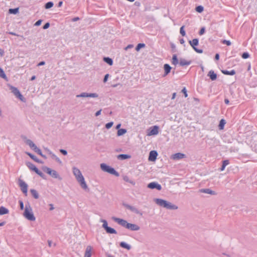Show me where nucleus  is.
Returning a JSON list of instances; mask_svg holds the SVG:
<instances>
[{
	"label": "nucleus",
	"mask_w": 257,
	"mask_h": 257,
	"mask_svg": "<svg viewBox=\"0 0 257 257\" xmlns=\"http://www.w3.org/2000/svg\"><path fill=\"white\" fill-rule=\"evenodd\" d=\"M131 158V156L127 154H120L117 156V158L120 160L128 159Z\"/></svg>",
	"instance_id": "aec40b11"
},
{
	"label": "nucleus",
	"mask_w": 257,
	"mask_h": 257,
	"mask_svg": "<svg viewBox=\"0 0 257 257\" xmlns=\"http://www.w3.org/2000/svg\"><path fill=\"white\" fill-rule=\"evenodd\" d=\"M19 184L21 188V191L25 194V195H27L28 191V185L21 179H19Z\"/></svg>",
	"instance_id": "9b49d317"
},
{
	"label": "nucleus",
	"mask_w": 257,
	"mask_h": 257,
	"mask_svg": "<svg viewBox=\"0 0 257 257\" xmlns=\"http://www.w3.org/2000/svg\"><path fill=\"white\" fill-rule=\"evenodd\" d=\"M182 92H183L184 94V96L185 97H187L188 96V94L187 93V90L185 87H184L183 89L182 90Z\"/></svg>",
	"instance_id": "3c124183"
},
{
	"label": "nucleus",
	"mask_w": 257,
	"mask_h": 257,
	"mask_svg": "<svg viewBox=\"0 0 257 257\" xmlns=\"http://www.w3.org/2000/svg\"><path fill=\"white\" fill-rule=\"evenodd\" d=\"M158 156V153L156 151H151L149 153V160L150 161H155Z\"/></svg>",
	"instance_id": "ddd939ff"
},
{
	"label": "nucleus",
	"mask_w": 257,
	"mask_h": 257,
	"mask_svg": "<svg viewBox=\"0 0 257 257\" xmlns=\"http://www.w3.org/2000/svg\"><path fill=\"white\" fill-rule=\"evenodd\" d=\"M27 166L31 170L35 173L38 170V169L32 163L28 162L27 163Z\"/></svg>",
	"instance_id": "5701e85b"
},
{
	"label": "nucleus",
	"mask_w": 257,
	"mask_h": 257,
	"mask_svg": "<svg viewBox=\"0 0 257 257\" xmlns=\"http://www.w3.org/2000/svg\"><path fill=\"white\" fill-rule=\"evenodd\" d=\"M119 245L120 247L125 248L127 250H130L131 248V246L128 244H127L125 242H123V241L120 242L119 243Z\"/></svg>",
	"instance_id": "393cba45"
},
{
	"label": "nucleus",
	"mask_w": 257,
	"mask_h": 257,
	"mask_svg": "<svg viewBox=\"0 0 257 257\" xmlns=\"http://www.w3.org/2000/svg\"><path fill=\"white\" fill-rule=\"evenodd\" d=\"M62 4H63V2H62V1L59 2L58 4V7H61L62 5Z\"/></svg>",
	"instance_id": "774afa93"
},
{
	"label": "nucleus",
	"mask_w": 257,
	"mask_h": 257,
	"mask_svg": "<svg viewBox=\"0 0 257 257\" xmlns=\"http://www.w3.org/2000/svg\"><path fill=\"white\" fill-rule=\"evenodd\" d=\"M79 19H79V17H75V18H73V19H72V21L73 22H76V21H77L79 20Z\"/></svg>",
	"instance_id": "052dcab7"
},
{
	"label": "nucleus",
	"mask_w": 257,
	"mask_h": 257,
	"mask_svg": "<svg viewBox=\"0 0 257 257\" xmlns=\"http://www.w3.org/2000/svg\"><path fill=\"white\" fill-rule=\"evenodd\" d=\"M19 204H20V209L21 210H23L24 209V203H23V202L22 200H19Z\"/></svg>",
	"instance_id": "8fccbe9b"
},
{
	"label": "nucleus",
	"mask_w": 257,
	"mask_h": 257,
	"mask_svg": "<svg viewBox=\"0 0 257 257\" xmlns=\"http://www.w3.org/2000/svg\"><path fill=\"white\" fill-rule=\"evenodd\" d=\"M53 5L54 4L52 2H49L45 5L44 7L46 9H49L53 7Z\"/></svg>",
	"instance_id": "c9c22d12"
},
{
	"label": "nucleus",
	"mask_w": 257,
	"mask_h": 257,
	"mask_svg": "<svg viewBox=\"0 0 257 257\" xmlns=\"http://www.w3.org/2000/svg\"><path fill=\"white\" fill-rule=\"evenodd\" d=\"M45 62L44 61H41L39 63H38V66H42L45 65Z\"/></svg>",
	"instance_id": "e2e57ef3"
},
{
	"label": "nucleus",
	"mask_w": 257,
	"mask_h": 257,
	"mask_svg": "<svg viewBox=\"0 0 257 257\" xmlns=\"http://www.w3.org/2000/svg\"><path fill=\"white\" fill-rule=\"evenodd\" d=\"M112 219L121 226L132 231H138L140 229V226L137 224L128 223L125 220L123 219L112 217Z\"/></svg>",
	"instance_id": "f257e3e1"
},
{
	"label": "nucleus",
	"mask_w": 257,
	"mask_h": 257,
	"mask_svg": "<svg viewBox=\"0 0 257 257\" xmlns=\"http://www.w3.org/2000/svg\"><path fill=\"white\" fill-rule=\"evenodd\" d=\"M149 188L151 189H156L158 190H161L162 189V186L160 184H158L156 182H151L148 184L147 186Z\"/></svg>",
	"instance_id": "f8f14e48"
},
{
	"label": "nucleus",
	"mask_w": 257,
	"mask_h": 257,
	"mask_svg": "<svg viewBox=\"0 0 257 257\" xmlns=\"http://www.w3.org/2000/svg\"><path fill=\"white\" fill-rule=\"evenodd\" d=\"M249 57V55L247 52H244L242 54V58L243 59H247Z\"/></svg>",
	"instance_id": "a18cd8bd"
},
{
	"label": "nucleus",
	"mask_w": 257,
	"mask_h": 257,
	"mask_svg": "<svg viewBox=\"0 0 257 257\" xmlns=\"http://www.w3.org/2000/svg\"><path fill=\"white\" fill-rule=\"evenodd\" d=\"M91 246L90 245H88L87 246L84 254V257H91Z\"/></svg>",
	"instance_id": "412c9836"
},
{
	"label": "nucleus",
	"mask_w": 257,
	"mask_h": 257,
	"mask_svg": "<svg viewBox=\"0 0 257 257\" xmlns=\"http://www.w3.org/2000/svg\"><path fill=\"white\" fill-rule=\"evenodd\" d=\"M4 51L1 49H0V55L3 56L4 55Z\"/></svg>",
	"instance_id": "0e129e2a"
},
{
	"label": "nucleus",
	"mask_w": 257,
	"mask_h": 257,
	"mask_svg": "<svg viewBox=\"0 0 257 257\" xmlns=\"http://www.w3.org/2000/svg\"><path fill=\"white\" fill-rule=\"evenodd\" d=\"M179 63V61L176 54H174L173 55L172 59V64L176 65Z\"/></svg>",
	"instance_id": "c85d7f7f"
},
{
	"label": "nucleus",
	"mask_w": 257,
	"mask_h": 257,
	"mask_svg": "<svg viewBox=\"0 0 257 257\" xmlns=\"http://www.w3.org/2000/svg\"><path fill=\"white\" fill-rule=\"evenodd\" d=\"M19 12L18 8L9 9V13L11 14H16Z\"/></svg>",
	"instance_id": "ea45409f"
},
{
	"label": "nucleus",
	"mask_w": 257,
	"mask_h": 257,
	"mask_svg": "<svg viewBox=\"0 0 257 257\" xmlns=\"http://www.w3.org/2000/svg\"><path fill=\"white\" fill-rule=\"evenodd\" d=\"M26 154L27 155H28L34 161H35V162H36L37 163H40V164H43V161H42L40 160H39V159H38L36 156H35V155H33L32 154H31L30 153H29V152H26Z\"/></svg>",
	"instance_id": "a211bd4d"
},
{
	"label": "nucleus",
	"mask_w": 257,
	"mask_h": 257,
	"mask_svg": "<svg viewBox=\"0 0 257 257\" xmlns=\"http://www.w3.org/2000/svg\"><path fill=\"white\" fill-rule=\"evenodd\" d=\"M9 212V210L4 206L0 207V215H5L8 214Z\"/></svg>",
	"instance_id": "b1692460"
},
{
	"label": "nucleus",
	"mask_w": 257,
	"mask_h": 257,
	"mask_svg": "<svg viewBox=\"0 0 257 257\" xmlns=\"http://www.w3.org/2000/svg\"><path fill=\"white\" fill-rule=\"evenodd\" d=\"M101 109L99 110L98 111H97L95 113V115L96 116H97L101 114Z\"/></svg>",
	"instance_id": "bf43d9fd"
},
{
	"label": "nucleus",
	"mask_w": 257,
	"mask_h": 257,
	"mask_svg": "<svg viewBox=\"0 0 257 257\" xmlns=\"http://www.w3.org/2000/svg\"><path fill=\"white\" fill-rule=\"evenodd\" d=\"M23 215L26 219L30 221H35L36 219L32 211V208L29 203L25 205Z\"/></svg>",
	"instance_id": "20e7f679"
},
{
	"label": "nucleus",
	"mask_w": 257,
	"mask_h": 257,
	"mask_svg": "<svg viewBox=\"0 0 257 257\" xmlns=\"http://www.w3.org/2000/svg\"><path fill=\"white\" fill-rule=\"evenodd\" d=\"M159 133V126L154 125L151 128V131L149 133L148 135H156Z\"/></svg>",
	"instance_id": "2eb2a0df"
},
{
	"label": "nucleus",
	"mask_w": 257,
	"mask_h": 257,
	"mask_svg": "<svg viewBox=\"0 0 257 257\" xmlns=\"http://www.w3.org/2000/svg\"><path fill=\"white\" fill-rule=\"evenodd\" d=\"M109 74H106L105 76H104V77L103 78V82L104 83H105L107 81V79H108V78L109 77Z\"/></svg>",
	"instance_id": "6e6d98bb"
},
{
	"label": "nucleus",
	"mask_w": 257,
	"mask_h": 257,
	"mask_svg": "<svg viewBox=\"0 0 257 257\" xmlns=\"http://www.w3.org/2000/svg\"><path fill=\"white\" fill-rule=\"evenodd\" d=\"M208 76H209L210 79L212 81L216 80L217 78V75L213 70H210L208 72Z\"/></svg>",
	"instance_id": "4be33fe9"
},
{
	"label": "nucleus",
	"mask_w": 257,
	"mask_h": 257,
	"mask_svg": "<svg viewBox=\"0 0 257 257\" xmlns=\"http://www.w3.org/2000/svg\"><path fill=\"white\" fill-rule=\"evenodd\" d=\"M226 122L224 119H221L220 120L219 124L218 125L219 130H223Z\"/></svg>",
	"instance_id": "473e14b6"
},
{
	"label": "nucleus",
	"mask_w": 257,
	"mask_h": 257,
	"mask_svg": "<svg viewBox=\"0 0 257 257\" xmlns=\"http://www.w3.org/2000/svg\"><path fill=\"white\" fill-rule=\"evenodd\" d=\"M196 11L198 13H201L203 11V7L201 6H199L196 7Z\"/></svg>",
	"instance_id": "79ce46f5"
},
{
	"label": "nucleus",
	"mask_w": 257,
	"mask_h": 257,
	"mask_svg": "<svg viewBox=\"0 0 257 257\" xmlns=\"http://www.w3.org/2000/svg\"><path fill=\"white\" fill-rule=\"evenodd\" d=\"M224 102H225V104H228L229 103V100L228 99L225 98L224 99Z\"/></svg>",
	"instance_id": "338daca9"
},
{
	"label": "nucleus",
	"mask_w": 257,
	"mask_h": 257,
	"mask_svg": "<svg viewBox=\"0 0 257 257\" xmlns=\"http://www.w3.org/2000/svg\"><path fill=\"white\" fill-rule=\"evenodd\" d=\"M25 143L27 145H28L31 148L33 149V150L37 147L35 144L31 140L29 139H27Z\"/></svg>",
	"instance_id": "a878e982"
},
{
	"label": "nucleus",
	"mask_w": 257,
	"mask_h": 257,
	"mask_svg": "<svg viewBox=\"0 0 257 257\" xmlns=\"http://www.w3.org/2000/svg\"><path fill=\"white\" fill-rule=\"evenodd\" d=\"M105 230L106 231V232L107 233H109V234H116L117 233V231L114 228H111L109 226Z\"/></svg>",
	"instance_id": "cd10ccee"
},
{
	"label": "nucleus",
	"mask_w": 257,
	"mask_h": 257,
	"mask_svg": "<svg viewBox=\"0 0 257 257\" xmlns=\"http://www.w3.org/2000/svg\"><path fill=\"white\" fill-rule=\"evenodd\" d=\"M49 206H50V210H53L54 209V207H53V205L52 204H50Z\"/></svg>",
	"instance_id": "69168bd1"
},
{
	"label": "nucleus",
	"mask_w": 257,
	"mask_h": 257,
	"mask_svg": "<svg viewBox=\"0 0 257 257\" xmlns=\"http://www.w3.org/2000/svg\"><path fill=\"white\" fill-rule=\"evenodd\" d=\"M222 72L223 74L225 75H233L235 74V71L234 70H232L231 71H228V70H222Z\"/></svg>",
	"instance_id": "c756f323"
},
{
	"label": "nucleus",
	"mask_w": 257,
	"mask_h": 257,
	"mask_svg": "<svg viewBox=\"0 0 257 257\" xmlns=\"http://www.w3.org/2000/svg\"><path fill=\"white\" fill-rule=\"evenodd\" d=\"M155 202L157 205L168 209L176 210L178 209V206L176 205L162 199L156 198L155 199Z\"/></svg>",
	"instance_id": "7ed1b4c3"
},
{
	"label": "nucleus",
	"mask_w": 257,
	"mask_h": 257,
	"mask_svg": "<svg viewBox=\"0 0 257 257\" xmlns=\"http://www.w3.org/2000/svg\"><path fill=\"white\" fill-rule=\"evenodd\" d=\"M50 27L49 23H46L45 24L43 27V29H47Z\"/></svg>",
	"instance_id": "603ef678"
},
{
	"label": "nucleus",
	"mask_w": 257,
	"mask_h": 257,
	"mask_svg": "<svg viewBox=\"0 0 257 257\" xmlns=\"http://www.w3.org/2000/svg\"><path fill=\"white\" fill-rule=\"evenodd\" d=\"M30 192L32 194V195L34 197V198L35 199H38L39 197V195L38 193V192L34 189H32L30 190Z\"/></svg>",
	"instance_id": "bb28decb"
},
{
	"label": "nucleus",
	"mask_w": 257,
	"mask_h": 257,
	"mask_svg": "<svg viewBox=\"0 0 257 257\" xmlns=\"http://www.w3.org/2000/svg\"><path fill=\"white\" fill-rule=\"evenodd\" d=\"M60 152L63 155H67V152L66 150L64 149H60Z\"/></svg>",
	"instance_id": "864d4df0"
},
{
	"label": "nucleus",
	"mask_w": 257,
	"mask_h": 257,
	"mask_svg": "<svg viewBox=\"0 0 257 257\" xmlns=\"http://www.w3.org/2000/svg\"><path fill=\"white\" fill-rule=\"evenodd\" d=\"M205 28L204 27H202L200 30L199 32V34L200 35H203L205 33Z\"/></svg>",
	"instance_id": "09e8293b"
},
{
	"label": "nucleus",
	"mask_w": 257,
	"mask_h": 257,
	"mask_svg": "<svg viewBox=\"0 0 257 257\" xmlns=\"http://www.w3.org/2000/svg\"><path fill=\"white\" fill-rule=\"evenodd\" d=\"M103 61L110 66L113 64V60L109 57H104Z\"/></svg>",
	"instance_id": "7c9ffc66"
},
{
	"label": "nucleus",
	"mask_w": 257,
	"mask_h": 257,
	"mask_svg": "<svg viewBox=\"0 0 257 257\" xmlns=\"http://www.w3.org/2000/svg\"><path fill=\"white\" fill-rule=\"evenodd\" d=\"M36 173L38 175H39L43 179H45V175L41 171H40L39 169L36 172Z\"/></svg>",
	"instance_id": "c03bdc74"
},
{
	"label": "nucleus",
	"mask_w": 257,
	"mask_h": 257,
	"mask_svg": "<svg viewBox=\"0 0 257 257\" xmlns=\"http://www.w3.org/2000/svg\"><path fill=\"white\" fill-rule=\"evenodd\" d=\"M185 155L181 153H176L172 156V159L174 160H179L184 158Z\"/></svg>",
	"instance_id": "f3484780"
},
{
	"label": "nucleus",
	"mask_w": 257,
	"mask_h": 257,
	"mask_svg": "<svg viewBox=\"0 0 257 257\" xmlns=\"http://www.w3.org/2000/svg\"><path fill=\"white\" fill-rule=\"evenodd\" d=\"M191 62V61H187L183 58H180L179 60V64L182 66L189 65Z\"/></svg>",
	"instance_id": "6ab92c4d"
},
{
	"label": "nucleus",
	"mask_w": 257,
	"mask_h": 257,
	"mask_svg": "<svg viewBox=\"0 0 257 257\" xmlns=\"http://www.w3.org/2000/svg\"><path fill=\"white\" fill-rule=\"evenodd\" d=\"M134 47V45H132V44H130L128 45H127L125 48V50H127L129 49H131V48H133Z\"/></svg>",
	"instance_id": "4d7b16f0"
},
{
	"label": "nucleus",
	"mask_w": 257,
	"mask_h": 257,
	"mask_svg": "<svg viewBox=\"0 0 257 257\" xmlns=\"http://www.w3.org/2000/svg\"><path fill=\"white\" fill-rule=\"evenodd\" d=\"M100 221L103 223L102 227L105 230L108 227L107 222V221L106 220L101 219Z\"/></svg>",
	"instance_id": "58836bf2"
},
{
	"label": "nucleus",
	"mask_w": 257,
	"mask_h": 257,
	"mask_svg": "<svg viewBox=\"0 0 257 257\" xmlns=\"http://www.w3.org/2000/svg\"><path fill=\"white\" fill-rule=\"evenodd\" d=\"M164 69L165 72L163 76L165 77L170 72L172 67L168 64H165L164 65Z\"/></svg>",
	"instance_id": "dca6fc26"
},
{
	"label": "nucleus",
	"mask_w": 257,
	"mask_h": 257,
	"mask_svg": "<svg viewBox=\"0 0 257 257\" xmlns=\"http://www.w3.org/2000/svg\"><path fill=\"white\" fill-rule=\"evenodd\" d=\"M113 122H108L106 124H105V127L107 128V129H109L113 125Z\"/></svg>",
	"instance_id": "49530a36"
},
{
	"label": "nucleus",
	"mask_w": 257,
	"mask_h": 257,
	"mask_svg": "<svg viewBox=\"0 0 257 257\" xmlns=\"http://www.w3.org/2000/svg\"><path fill=\"white\" fill-rule=\"evenodd\" d=\"M51 156L52 158L53 159L55 160L57 163H58L60 164H62V161L54 154L53 153Z\"/></svg>",
	"instance_id": "f704fd0d"
},
{
	"label": "nucleus",
	"mask_w": 257,
	"mask_h": 257,
	"mask_svg": "<svg viewBox=\"0 0 257 257\" xmlns=\"http://www.w3.org/2000/svg\"><path fill=\"white\" fill-rule=\"evenodd\" d=\"M72 171L76 180L79 183L81 188L85 190L88 189V186L80 170L75 167H73Z\"/></svg>",
	"instance_id": "f03ea898"
},
{
	"label": "nucleus",
	"mask_w": 257,
	"mask_h": 257,
	"mask_svg": "<svg viewBox=\"0 0 257 257\" xmlns=\"http://www.w3.org/2000/svg\"><path fill=\"white\" fill-rule=\"evenodd\" d=\"M222 43L224 44H226L227 46L231 45V42L228 40H224L222 41Z\"/></svg>",
	"instance_id": "de8ad7c7"
},
{
	"label": "nucleus",
	"mask_w": 257,
	"mask_h": 257,
	"mask_svg": "<svg viewBox=\"0 0 257 257\" xmlns=\"http://www.w3.org/2000/svg\"><path fill=\"white\" fill-rule=\"evenodd\" d=\"M126 133V130L125 129H124V128H120V129H119L117 131V135L118 136H122V135H124Z\"/></svg>",
	"instance_id": "72a5a7b5"
},
{
	"label": "nucleus",
	"mask_w": 257,
	"mask_h": 257,
	"mask_svg": "<svg viewBox=\"0 0 257 257\" xmlns=\"http://www.w3.org/2000/svg\"><path fill=\"white\" fill-rule=\"evenodd\" d=\"M0 77L4 78L5 80H7V77L4 72V71L0 67Z\"/></svg>",
	"instance_id": "e433bc0d"
},
{
	"label": "nucleus",
	"mask_w": 257,
	"mask_h": 257,
	"mask_svg": "<svg viewBox=\"0 0 257 257\" xmlns=\"http://www.w3.org/2000/svg\"><path fill=\"white\" fill-rule=\"evenodd\" d=\"M122 205L126 208L131 210L132 212H134L136 214L140 215L141 216L143 215V213L135 207L124 203L122 204Z\"/></svg>",
	"instance_id": "0eeeda50"
},
{
	"label": "nucleus",
	"mask_w": 257,
	"mask_h": 257,
	"mask_svg": "<svg viewBox=\"0 0 257 257\" xmlns=\"http://www.w3.org/2000/svg\"><path fill=\"white\" fill-rule=\"evenodd\" d=\"M77 97H93L96 98L98 97V95L96 93H87L82 92L80 94L76 95Z\"/></svg>",
	"instance_id": "9d476101"
},
{
	"label": "nucleus",
	"mask_w": 257,
	"mask_h": 257,
	"mask_svg": "<svg viewBox=\"0 0 257 257\" xmlns=\"http://www.w3.org/2000/svg\"><path fill=\"white\" fill-rule=\"evenodd\" d=\"M45 150L49 155H51L53 154L52 152L50 151L49 149L45 148Z\"/></svg>",
	"instance_id": "13d9d810"
},
{
	"label": "nucleus",
	"mask_w": 257,
	"mask_h": 257,
	"mask_svg": "<svg viewBox=\"0 0 257 257\" xmlns=\"http://www.w3.org/2000/svg\"><path fill=\"white\" fill-rule=\"evenodd\" d=\"M42 20H39L38 21H37L35 24V26H40L41 23H42Z\"/></svg>",
	"instance_id": "5fc2aeb1"
},
{
	"label": "nucleus",
	"mask_w": 257,
	"mask_h": 257,
	"mask_svg": "<svg viewBox=\"0 0 257 257\" xmlns=\"http://www.w3.org/2000/svg\"><path fill=\"white\" fill-rule=\"evenodd\" d=\"M198 39L195 38L193 39L192 41H189V43L196 52L198 53H203V50L202 49H199L195 47L196 46H197L198 45Z\"/></svg>",
	"instance_id": "6e6552de"
},
{
	"label": "nucleus",
	"mask_w": 257,
	"mask_h": 257,
	"mask_svg": "<svg viewBox=\"0 0 257 257\" xmlns=\"http://www.w3.org/2000/svg\"><path fill=\"white\" fill-rule=\"evenodd\" d=\"M100 168L103 171L109 173L112 175H114L116 177H118L119 175V173L116 171L114 168L107 165L104 163H102L100 164Z\"/></svg>",
	"instance_id": "39448f33"
},
{
	"label": "nucleus",
	"mask_w": 257,
	"mask_h": 257,
	"mask_svg": "<svg viewBox=\"0 0 257 257\" xmlns=\"http://www.w3.org/2000/svg\"><path fill=\"white\" fill-rule=\"evenodd\" d=\"M184 26H183L180 28V33L182 36H185L186 35V32L184 30Z\"/></svg>",
	"instance_id": "a19ab883"
},
{
	"label": "nucleus",
	"mask_w": 257,
	"mask_h": 257,
	"mask_svg": "<svg viewBox=\"0 0 257 257\" xmlns=\"http://www.w3.org/2000/svg\"><path fill=\"white\" fill-rule=\"evenodd\" d=\"M145 47V44L144 43H139L136 46L135 49L137 51H139L141 48Z\"/></svg>",
	"instance_id": "4c0bfd02"
},
{
	"label": "nucleus",
	"mask_w": 257,
	"mask_h": 257,
	"mask_svg": "<svg viewBox=\"0 0 257 257\" xmlns=\"http://www.w3.org/2000/svg\"><path fill=\"white\" fill-rule=\"evenodd\" d=\"M229 164V161L228 160H224L222 162V165L221 166V167L220 169V170L221 171H222L224 170L225 167Z\"/></svg>",
	"instance_id": "2f4dec72"
},
{
	"label": "nucleus",
	"mask_w": 257,
	"mask_h": 257,
	"mask_svg": "<svg viewBox=\"0 0 257 257\" xmlns=\"http://www.w3.org/2000/svg\"><path fill=\"white\" fill-rule=\"evenodd\" d=\"M219 54L217 53L215 55V59L216 60H219Z\"/></svg>",
	"instance_id": "680f3d73"
},
{
	"label": "nucleus",
	"mask_w": 257,
	"mask_h": 257,
	"mask_svg": "<svg viewBox=\"0 0 257 257\" xmlns=\"http://www.w3.org/2000/svg\"><path fill=\"white\" fill-rule=\"evenodd\" d=\"M33 150L36 152L38 154L40 155H42V153L41 151V150L38 148L37 147H36Z\"/></svg>",
	"instance_id": "37998d69"
},
{
	"label": "nucleus",
	"mask_w": 257,
	"mask_h": 257,
	"mask_svg": "<svg viewBox=\"0 0 257 257\" xmlns=\"http://www.w3.org/2000/svg\"><path fill=\"white\" fill-rule=\"evenodd\" d=\"M198 192L200 193H206L213 195H216V193L215 191H212L209 188L201 189L199 190Z\"/></svg>",
	"instance_id": "4468645a"
},
{
	"label": "nucleus",
	"mask_w": 257,
	"mask_h": 257,
	"mask_svg": "<svg viewBox=\"0 0 257 257\" xmlns=\"http://www.w3.org/2000/svg\"><path fill=\"white\" fill-rule=\"evenodd\" d=\"M10 90H11L12 92L18 98H19L20 100L23 101L24 97L20 93V91L18 90V89L14 86H11L10 87Z\"/></svg>",
	"instance_id": "1a4fd4ad"
},
{
	"label": "nucleus",
	"mask_w": 257,
	"mask_h": 257,
	"mask_svg": "<svg viewBox=\"0 0 257 257\" xmlns=\"http://www.w3.org/2000/svg\"><path fill=\"white\" fill-rule=\"evenodd\" d=\"M43 170L47 174H48L49 175H50L53 178L58 179L59 180H62V178L59 176V175L58 174L56 171L52 170L47 167H44L43 168Z\"/></svg>",
	"instance_id": "423d86ee"
}]
</instances>
